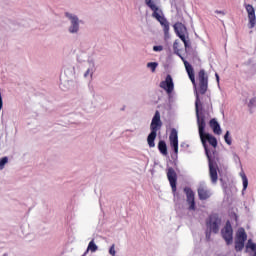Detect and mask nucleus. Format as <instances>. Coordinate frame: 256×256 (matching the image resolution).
<instances>
[{
    "label": "nucleus",
    "instance_id": "f257e3e1",
    "mask_svg": "<svg viewBox=\"0 0 256 256\" xmlns=\"http://www.w3.org/2000/svg\"><path fill=\"white\" fill-rule=\"evenodd\" d=\"M201 99L199 98V94H196V101H195V110H196V117H197V125H198V131L199 136L202 141V145L205 149L206 155L209 159V148H207V142H209V145H212V147L215 149L217 148V138H215L213 135L209 133H205V115L203 113H200L199 107H201Z\"/></svg>",
    "mask_w": 256,
    "mask_h": 256
},
{
    "label": "nucleus",
    "instance_id": "f03ea898",
    "mask_svg": "<svg viewBox=\"0 0 256 256\" xmlns=\"http://www.w3.org/2000/svg\"><path fill=\"white\" fill-rule=\"evenodd\" d=\"M145 4L149 9L152 11V17L160 23L161 27H163L164 35L165 37H169V21H167V18H165V14H163V10L155 4L152 0H145Z\"/></svg>",
    "mask_w": 256,
    "mask_h": 256
},
{
    "label": "nucleus",
    "instance_id": "7ed1b4c3",
    "mask_svg": "<svg viewBox=\"0 0 256 256\" xmlns=\"http://www.w3.org/2000/svg\"><path fill=\"white\" fill-rule=\"evenodd\" d=\"M163 127V122H161V113L156 110L151 124H150V134L147 137V143L150 148L155 147V139H157V131Z\"/></svg>",
    "mask_w": 256,
    "mask_h": 256
},
{
    "label": "nucleus",
    "instance_id": "20e7f679",
    "mask_svg": "<svg viewBox=\"0 0 256 256\" xmlns=\"http://www.w3.org/2000/svg\"><path fill=\"white\" fill-rule=\"evenodd\" d=\"M245 241H247V232L241 227L237 230L234 239V249L236 253H241L245 249Z\"/></svg>",
    "mask_w": 256,
    "mask_h": 256
},
{
    "label": "nucleus",
    "instance_id": "39448f33",
    "mask_svg": "<svg viewBox=\"0 0 256 256\" xmlns=\"http://www.w3.org/2000/svg\"><path fill=\"white\" fill-rule=\"evenodd\" d=\"M206 226L209 231V234H206V237H211V233H219V227H221V219L217 214H211L206 221Z\"/></svg>",
    "mask_w": 256,
    "mask_h": 256
},
{
    "label": "nucleus",
    "instance_id": "423d86ee",
    "mask_svg": "<svg viewBox=\"0 0 256 256\" xmlns=\"http://www.w3.org/2000/svg\"><path fill=\"white\" fill-rule=\"evenodd\" d=\"M198 87H199V93L201 95H205L207 93V89H209V76L205 72L204 69H201L198 72Z\"/></svg>",
    "mask_w": 256,
    "mask_h": 256
},
{
    "label": "nucleus",
    "instance_id": "0eeeda50",
    "mask_svg": "<svg viewBox=\"0 0 256 256\" xmlns=\"http://www.w3.org/2000/svg\"><path fill=\"white\" fill-rule=\"evenodd\" d=\"M221 236L226 245H233V226H231V221H226L225 226L221 230Z\"/></svg>",
    "mask_w": 256,
    "mask_h": 256
},
{
    "label": "nucleus",
    "instance_id": "6e6552de",
    "mask_svg": "<svg viewBox=\"0 0 256 256\" xmlns=\"http://www.w3.org/2000/svg\"><path fill=\"white\" fill-rule=\"evenodd\" d=\"M174 30L179 39L184 43V47L187 49V47H189V41L185 36V33H187V27H185V24L177 22L174 24Z\"/></svg>",
    "mask_w": 256,
    "mask_h": 256
},
{
    "label": "nucleus",
    "instance_id": "1a4fd4ad",
    "mask_svg": "<svg viewBox=\"0 0 256 256\" xmlns=\"http://www.w3.org/2000/svg\"><path fill=\"white\" fill-rule=\"evenodd\" d=\"M167 179L170 183L172 192L175 194L177 193V172L173 167L167 168Z\"/></svg>",
    "mask_w": 256,
    "mask_h": 256
},
{
    "label": "nucleus",
    "instance_id": "9d476101",
    "mask_svg": "<svg viewBox=\"0 0 256 256\" xmlns=\"http://www.w3.org/2000/svg\"><path fill=\"white\" fill-rule=\"evenodd\" d=\"M160 87L164 91H166L167 95H171L175 89V84L173 83V77L171 75H167L165 80L160 82Z\"/></svg>",
    "mask_w": 256,
    "mask_h": 256
},
{
    "label": "nucleus",
    "instance_id": "9b49d317",
    "mask_svg": "<svg viewBox=\"0 0 256 256\" xmlns=\"http://www.w3.org/2000/svg\"><path fill=\"white\" fill-rule=\"evenodd\" d=\"M169 141L175 155H178L179 154V136L177 134V129L173 128L171 130Z\"/></svg>",
    "mask_w": 256,
    "mask_h": 256
},
{
    "label": "nucleus",
    "instance_id": "f8f14e48",
    "mask_svg": "<svg viewBox=\"0 0 256 256\" xmlns=\"http://www.w3.org/2000/svg\"><path fill=\"white\" fill-rule=\"evenodd\" d=\"M184 193L186 194V201L189 205V211H195V192H193V189L185 187Z\"/></svg>",
    "mask_w": 256,
    "mask_h": 256
},
{
    "label": "nucleus",
    "instance_id": "ddd939ff",
    "mask_svg": "<svg viewBox=\"0 0 256 256\" xmlns=\"http://www.w3.org/2000/svg\"><path fill=\"white\" fill-rule=\"evenodd\" d=\"M181 60L184 63L186 73L194 87H197V82L195 81V70L193 69V66L185 60V58L181 57Z\"/></svg>",
    "mask_w": 256,
    "mask_h": 256
},
{
    "label": "nucleus",
    "instance_id": "4468645a",
    "mask_svg": "<svg viewBox=\"0 0 256 256\" xmlns=\"http://www.w3.org/2000/svg\"><path fill=\"white\" fill-rule=\"evenodd\" d=\"M66 17L71 21V26L69 28L70 33H77V31H79V18L71 15L69 12H66Z\"/></svg>",
    "mask_w": 256,
    "mask_h": 256
},
{
    "label": "nucleus",
    "instance_id": "2eb2a0df",
    "mask_svg": "<svg viewBox=\"0 0 256 256\" xmlns=\"http://www.w3.org/2000/svg\"><path fill=\"white\" fill-rule=\"evenodd\" d=\"M246 11L248 13L250 29H253V27H255V22H256L255 8H253V5L248 4L246 5Z\"/></svg>",
    "mask_w": 256,
    "mask_h": 256
},
{
    "label": "nucleus",
    "instance_id": "dca6fc26",
    "mask_svg": "<svg viewBox=\"0 0 256 256\" xmlns=\"http://www.w3.org/2000/svg\"><path fill=\"white\" fill-rule=\"evenodd\" d=\"M197 191L200 201H207L211 197V190L205 186H200Z\"/></svg>",
    "mask_w": 256,
    "mask_h": 256
},
{
    "label": "nucleus",
    "instance_id": "f3484780",
    "mask_svg": "<svg viewBox=\"0 0 256 256\" xmlns=\"http://www.w3.org/2000/svg\"><path fill=\"white\" fill-rule=\"evenodd\" d=\"M209 175L212 183H217L219 176L217 175V166L209 161Z\"/></svg>",
    "mask_w": 256,
    "mask_h": 256
},
{
    "label": "nucleus",
    "instance_id": "a211bd4d",
    "mask_svg": "<svg viewBox=\"0 0 256 256\" xmlns=\"http://www.w3.org/2000/svg\"><path fill=\"white\" fill-rule=\"evenodd\" d=\"M210 127L212 128V131L215 135H221V125H219V122L215 118H212L209 122Z\"/></svg>",
    "mask_w": 256,
    "mask_h": 256
},
{
    "label": "nucleus",
    "instance_id": "6ab92c4d",
    "mask_svg": "<svg viewBox=\"0 0 256 256\" xmlns=\"http://www.w3.org/2000/svg\"><path fill=\"white\" fill-rule=\"evenodd\" d=\"M98 249L99 247H97V244H95V240H92L89 242L87 250L82 256L87 255L89 251H91V253H95V251H97Z\"/></svg>",
    "mask_w": 256,
    "mask_h": 256
},
{
    "label": "nucleus",
    "instance_id": "aec40b11",
    "mask_svg": "<svg viewBox=\"0 0 256 256\" xmlns=\"http://www.w3.org/2000/svg\"><path fill=\"white\" fill-rule=\"evenodd\" d=\"M158 150L162 155H167V143H165L163 140H160L158 143Z\"/></svg>",
    "mask_w": 256,
    "mask_h": 256
},
{
    "label": "nucleus",
    "instance_id": "412c9836",
    "mask_svg": "<svg viewBox=\"0 0 256 256\" xmlns=\"http://www.w3.org/2000/svg\"><path fill=\"white\" fill-rule=\"evenodd\" d=\"M247 249H251V251H254V254L252 256H256V244L253 243V241L248 240L246 244V253H247Z\"/></svg>",
    "mask_w": 256,
    "mask_h": 256
},
{
    "label": "nucleus",
    "instance_id": "4be33fe9",
    "mask_svg": "<svg viewBox=\"0 0 256 256\" xmlns=\"http://www.w3.org/2000/svg\"><path fill=\"white\" fill-rule=\"evenodd\" d=\"M242 177V183H243V191L247 190V187H249V180L247 179V176L243 173L241 174Z\"/></svg>",
    "mask_w": 256,
    "mask_h": 256
},
{
    "label": "nucleus",
    "instance_id": "5701e85b",
    "mask_svg": "<svg viewBox=\"0 0 256 256\" xmlns=\"http://www.w3.org/2000/svg\"><path fill=\"white\" fill-rule=\"evenodd\" d=\"M9 163V158L7 156L0 159V170L5 169V165Z\"/></svg>",
    "mask_w": 256,
    "mask_h": 256
},
{
    "label": "nucleus",
    "instance_id": "b1692460",
    "mask_svg": "<svg viewBox=\"0 0 256 256\" xmlns=\"http://www.w3.org/2000/svg\"><path fill=\"white\" fill-rule=\"evenodd\" d=\"M159 64L157 62H150L147 64V67L151 69L152 73H155V70L157 69V66Z\"/></svg>",
    "mask_w": 256,
    "mask_h": 256
},
{
    "label": "nucleus",
    "instance_id": "393cba45",
    "mask_svg": "<svg viewBox=\"0 0 256 256\" xmlns=\"http://www.w3.org/2000/svg\"><path fill=\"white\" fill-rule=\"evenodd\" d=\"M224 140H225V143H227V145H231L232 140H231V137H229V131H227L226 134L224 135Z\"/></svg>",
    "mask_w": 256,
    "mask_h": 256
},
{
    "label": "nucleus",
    "instance_id": "a878e982",
    "mask_svg": "<svg viewBox=\"0 0 256 256\" xmlns=\"http://www.w3.org/2000/svg\"><path fill=\"white\" fill-rule=\"evenodd\" d=\"M116 253L117 252L115 251V244H112V246L109 249V254L112 255V256H115Z\"/></svg>",
    "mask_w": 256,
    "mask_h": 256
},
{
    "label": "nucleus",
    "instance_id": "bb28decb",
    "mask_svg": "<svg viewBox=\"0 0 256 256\" xmlns=\"http://www.w3.org/2000/svg\"><path fill=\"white\" fill-rule=\"evenodd\" d=\"M249 107H256V98L250 100Z\"/></svg>",
    "mask_w": 256,
    "mask_h": 256
},
{
    "label": "nucleus",
    "instance_id": "cd10ccee",
    "mask_svg": "<svg viewBox=\"0 0 256 256\" xmlns=\"http://www.w3.org/2000/svg\"><path fill=\"white\" fill-rule=\"evenodd\" d=\"M153 51H163V46L159 45V46H154L153 47Z\"/></svg>",
    "mask_w": 256,
    "mask_h": 256
},
{
    "label": "nucleus",
    "instance_id": "c85d7f7f",
    "mask_svg": "<svg viewBox=\"0 0 256 256\" xmlns=\"http://www.w3.org/2000/svg\"><path fill=\"white\" fill-rule=\"evenodd\" d=\"M3 109V97L1 96V93H0V110Z\"/></svg>",
    "mask_w": 256,
    "mask_h": 256
},
{
    "label": "nucleus",
    "instance_id": "c756f323",
    "mask_svg": "<svg viewBox=\"0 0 256 256\" xmlns=\"http://www.w3.org/2000/svg\"><path fill=\"white\" fill-rule=\"evenodd\" d=\"M215 13H217V14H219V15H225V12L219 11V10H216Z\"/></svg>",
    "mask_w": 256,
    "mask_h": 256
},
{
    "label": "nucleus",
    "instance_id": "7c9ffc66",
    "mask_svg": "<svg viewBox=\"0 0 256 256\" xmlns=\"http://www.w3.org/2000/svg\"><path fill=\"white\" fill-rule=\"evenodd\" d=\"M215 77H216L217 83H219V74L216 73Z\"/></svg>",
    "mask_w": 256,
    "mask_h": 256
},
{
    "label": "nucleus",
    "instance_id": "2f4dec72",
    "mask_svg": "<svg viewBox=\"0 0 256 256\" xmlns=\"http://www.w3.org/2000/svg\"><path fill=\"white\" fill-rule=\"evenodd\" d=\"M173 47H174V49H177V42H174Z\"/></svg>",
    "mask_w": 256,
    "mask_h": 256
},
{
    "label": "nucleus",
    "instance_id": "473e14b6",
    "mask_svg": "<svg viewBox=\"0 0 256 256\" xmlns=\"http://www.w3.org/2000/svg\"><path fill=\"white\" fill-rule=\"evenodd\" d=\"M87 75H89V70L86 71V73L84 74V77H87Z\"/></svg>",
    "mask_w": 256,
    "mask_h": 256
}]
</instances>
